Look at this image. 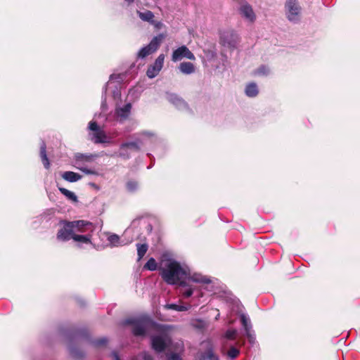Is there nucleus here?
Wrapping results in <instances>:
<instances>
[{
	"mask_svg": "<svg viewBox=\"0 0 360 360\" xmlns=\"http://www.w3.org/2000/svg\"><path fill=\"white\" fill-rule=\"evenodd\" d=\"M159 270L162 279L167 284L179 283L180 285V292L186 298L190 297L193 292L194 288L191 282L202 284L211 283L210 278L200 274L195 273L188 276L187 268L183 267L179 262L173 259L162 260Z\"/></svg>",
	"mask_w": 360,
	"mask_h": 360,
	"instance_id": "obj_1",
	"label": "nucleus"
},
{
	"mask_svg": "<svg viewBox=\"0 0 360 360\" xmlns=\"http://www.w3.org/2000/svg\"><path fill=\"white\" fill-rule=\"evenodd\" d=\"M158 140L153 131H143L136 135L134 141L122 143L115 155L123 160H129L133 153H139L143 146L150 145Z\"/></svg>",
	"mask_w": 360,
	"mask_h": 360,
	"instance_id": "obj_2",
	"label": "nucleus"
},
{
	"mask_svg": "<svg viewBox=\"0 0 360 360\" xmlns=\"http://www.w3.org/2000/svg\"><path fill=\"white\" fill-rule=\"evenodd\" d=\"M56 238L60 241H68L72 239L75 233L94 232L95 226L85 220L72 221H62Z\"/></svg>",
	"mask_w": 360,
	"mask_h": 360,
	"instance_id": "obj_3",
	"label": "nucleus"
},
{
	"mask_svg": "<svg viewBox=\"0 0 360 360\" xmlns=\"http://www.w3.org/2000/svg\"><path fill=\"white\" fill-rule=\"evenodd\" d=\"M99 157L98 154L77 153L73 158V166L88 175L98 176V171L91 165Z\"/></svg>",
	"mask_w": 360,
	"mask_h": 360,
	"instance_id": "obj_4",
	"label": "nucleus"
},
{
	"mask_svg": "<svg viewBox=\"0 0 360 360\" xmlns=\"http://www.w3.org/2000/svg\"><path fill=\"white\" fill-rule=\"evenodd\" d=\"M124 323L132 326L131 332L135 336L144 335L148 330L155 326V323L147 316L128 319Z\"/></svg>",
	"mask_w": 360,
	"mask_h": 360,
	"instance_id": "obj_5",
	"label": "nucleus"
},
{
	"mask_svg": "<svg viewBox=\"0 0 360 360\" xmlns=\"http://www.w3.org/2000/svg\"><path fill=\"white\" fill-rule=\"evenodd\" d=\"M120 79V75H110V80L103 89L101 102V109L103 111L107 110L106 95L108 91H110L114 100H119L121 97L120 84H119V81L116 82H113L114 79Z\"/></svg>",
	"mask_w": 360,
	"mask_h": 360,
	"instance_id": "obj_6",
	"label": "nucleus"
},
{
	"mask_svg": "<svg viewBox=\"0 0 360 360\" xmlns=\"http://www.w3.org/2000/svg\"><path fill=\"white\" fill-rule=\"evenodd\" d=\"M89 139L96 144L110 143V138L96 121H91L88 125Z\"/></svg>",
	"mask_w": 360,
	"mask_h": 360,
	"instance_id": "obj_7",
	"label": "nucleus"
},
{
	"mask_svg": "<svg viewBox=\"0 0 360 360\" xmlns=\"http://www.w3.org/2000/svg\"><path fill=\"white\" fill-rule=\"evenodd\" d=\"M284 11L290 22L297 23L300 20L302 8L297 0H286Z\"/></svg>",
	"mask_w": 360,
	"mask_h": 360,
	"instance_id": "obj_8",
	"label": "nucleus"
},
{
	"mask_svg": "<svg viewBox=\"0 0 360 360\" xmlns=\"http://www.w3.org/2000/svg\"><path fill=\"white\" fill-rule=\"evenodd\" d=\"M164 39L165 35L163 34H159L154 37L147 46L140 49L138 53V57L140 58H144L155 53L158 49Z\"/></svg>",
	"mask_w": 360,
	"mask_h": 360,
	"instance_id": "obj_9",
	"label": "nucleus"
},
{
	"mask_svg": "<svg viewBox=\"0 0 360 360\" xmlns=\"http://www.w3.org/2000/svg\"><path fill=\"white\" fill-rule=\"evenodd\" d=\"M220 42L224 46L233 49L238 44V35L231 29L223 30L220 34Z\"/></svg>",
	"mask_w": 360,
	"mask_h": 360,
	"instance_id": "obj_10",
	"label": "nucleus"
},
{
	"mask_svg": "<svg viewBox=\"0 0 360 360\" xmlns=\"http://www.w3.org/2000/svg\"><path fill=\"white\" fill-rule=\"evenodd\" d=\"M170 342L169 336L165 332L151 338L152 347L158 352L164 351Z\"/></svg>",
	"mask_w": 360,
	"mask_h": 360,
	"instance_id": "obj_11",
	"label": "nucleus"
},
{
	"mask_svg": "<svg viewBox=\"0 0 360 360\" xmlns=\"http://www.w3.org/2000/svg\"><path fill=\"white\" fill-rule=\"evenodd\" d=\"M184 58L189 59L191 60H194L195 59L194 54L185 45H183L174 50L172 55V60L173 62L180 61Z\"/></svg>",
	"mask_w": 360,
	"mask_h": 360,
	"instance_id": "obj_12",
	"label": "nucleus"
},
{
	"mask_svg": "<svg viewBox=\"0 0 360 360\" xmlns=\"http://www.w3.org/2000/svg\"><path fill=\"white\" fill-rule=\"evenodd\" d=\"M165 60V55L160 54L156 58L154 63L150 65L147 70L146 75L149 78L155 77L162 70Z\"/></svg>",
	"mask_w": 360,
	"mask_h": 360,
	"instance_id": "obj_13",
	"label": "nucleus"
},
{
	"mask_svg": "<svg viewBox=\"0 0 360 360\" xmlns=\"http://www.w3.org/2000/svg\"><path fill=\"white\" fill-rule=\"evenodd\" d=\"M167 99L179 110H185L188 109V105L185 101L175 94H167Z\"/></svg>",
	"mask_w": 360,
	"mask_h": 360,
	"instance_id": "obj_14",
	"label": "nucleus"
},
{
	"mask_svg": "<svg viewBox=\"0 0 360 360\" xmlns=\"http://www.w3.org/2000/svg\"><path fill=\"white\" fill-rule=\"evenodd\" d=\"M131 108V104L128 103L122 107H117L116 108V115L120 122H124L129 117Z\"/></svg>",
	"mask_w": 360,
	"mask_h": 360,
	"instance_id": "obj_15",
	"label": "nucleus"
},
{
	"mask_svg": "<svg viewBox=\"0 0 360 360\" xmlns=\"http://www.w3.org/2000/svg\"><path fill=\"white\" fill-rule=\"evenodd\" d=\"M240 15L249 22H254L256 19L255 13L252 6L248 4H242L240 7Z\"/></svg>",
	"mask_w": 360,
	"mask_h": 360,
	"instance_id": "obj_16",
	"label": "nucleus"
},
{
	"mask_svg": "<svg viewBox=\"0 0 360 360\" xmlns=\"http://www.w3.org/2000/svg\"><path fill=\"white\" fill-rule=\"evenodd\" d=\"M93 232L75 233L72 240L84 244H92L91 238Z\"/></svg>",
	"mask_w": 360,
	"mask_h": 360,
	"instance_id": "obj_17",
	"label": "nucleus"
},
{
	"mask_svg": "<svg viewBox=\"0 0 360 360\" xmlns=\"http://www.w3.org/2000/svg\"><path fill=\"white\" fill-rule=\"evenodd\" d=\"M110 247L124 246L129 243L128 241L122 240L120 236L115 233H110L107 238ZM131 243V241H129Z\"/></svg>",
	"mask_w": 360,
	"mask_h": 360,
	"instance_id": "obj_18",
	"label": "nucleus"
},
{
	"mask_svg": "<svg viewBox=\"0 0 360 360\" xmlns=\"http://www.w3.org/2000/svg\"><path fill=\"white\" fill-rule=\"evenodd\" d=\"M178 68L184 75H191L195 72V67L191 62H182L179 64Z\"/></svg>",
	"mask_w": 360,
	"mask_h": 360,
	"instance_id": "obj_19",
	"label": "nucleus"
},
{
	"mask_svg": "<svg viewBox=\"0 0 360 360\" xmlns=\"http://www.w3.org/2000/svg\"><path fill=\"white\" fill-rule=\"evenodd\" d=\"M245 94L248 97L255 98L259 94L258 86L255 82L248 83L245 88Z\"/></svg>",
	"mask_w": 360,
	"mask_h": 360,
	"instance_id": "obj_20",
	"label": "nucleus"
},
{
	"mask_svg": "<svg viewBox=\"0 0 360 360\" xmlns=\"http://www.w3.org/2000/svg\"><path fill=\"white\" fill-rule=\"evenodd\" d=\"M62 178L68 182L73 183V182H77V181H79L80 179H82V176L78 173L71 172V171H68V172H65L62 174Z\"/></svg>",
	"mask_w": 360,
	"mask_h": 360,
	"instance_id": "obj_21",
	"label": "nucleus"
},
{
	"mask_svg": "<svg viewBox=\"0 0 360 360\" xmlns=\"http://www.w3.org/2000/svg\"><path fill=\"white\" fill-rule=\"evenodd\" d=\"M137 14L139 17L145 22H148L151 25L155 24L154 20V14L150 11H137Z\"/></svg>",
	"mask_w": 360,
	"mask_h": 360,
	"instance_id": "obj_22",
	"label": "nucleus"
},
{
	"mask_svg": "<svg viewBox=\"0 0 360 360\" xmlns=\"http://www.w3.org/2000/svg\"><path fill=\"white\" fill-rule=\"evenodd\" d=\"M240 321L245 333L252 330V326L250 319L247 314H241Z\"/></svg>",
	"mask_w": 360,
	"mask_h": 360,
	"instance_id": "obj_23",
	"label": "nucleus"
},
{
	"mask_svg": "<svg viewBox=\"0 0 360 360\" xmlns=\"http://www.w3.org/2000/svg\"><path fill=\"white\" fill-rule=\"evenodd\" d=\"M40 156L44 167L46 169H49L50 162L46 155V144L44 142L41 143L40 147Z\"/></svg>",
	"mask_w": 360,
	"mask_h": 360,
	"instance_id": "obj_24",
	"label": "nucleus"
},
{
	"mask_svg": "<svg viewBox=\"0 0 360 360\" xmlns=\"http://www.w3.org/2000/svg\"><path fill=\"white\" fill-rule=\"evenodd\" d=\"M58 189L60 191V193L63 194L68 200L72 202L77 201V197L73 192L63 187H58Z\"/></svg>",
	"mask_w": 360,
	"mask_h": 360,
	"instance_id": "obj_25",
	"label": "nucleus"
},
{
	"mask_svg": "<svg viewBox=\"0 0 360 360\" xmlns=\"http://www.w3.org/2000/svg\"><path fill=\"white\" fill-rule=\"evenodd\" d=\"M167 309L174 310L177 311H185L189 309V307L179 305L176 304H167L165 306Z\"/></svg>",
	"mask_w": 360,
	"mask_h": 360,
	"instance_id": "obj_26",
	"label": "nucleus"
},
{
	"mask_svg": "<svg viewBox=\"0 0 360 360\" xmlns=\"http://www.w3.org/2000/svg\"><path fill=\"white\" fill-rule=\"evenodd\" d=\"M131 360H154V359L148 352H143L131 357Z\"/></svg>",
	"mask_w": 360,
	"mask_h": 360,
	"instance_id": "obj_27",
	"label": "nucleus"
},
{
	"mask_svg": "<svg viewBox=\"0 0 360 360\" xmlns=\"http://www.w3.org/2000/svg\"><path fill=\"white\" fill-rule=\"evenodd\" d=\"M137 247V254L139 257V260L141 259L142 257L145 255L148 250V245L146 244H139L136 245Z\"/></svg>",
	"mask_w": 360,
	"mask_h": 360,
	"instance_id": "obj_28",
	"label": "nucleus"
},
{
	"mask_svg": "<svg viewBox=\"0 0 360 360\" xmlns=\"http://www.w3.org/2000/svg\"><path fill=\"white\" fill-rule=\"evenodd\" d=\"M269 73L270 68L266 65L260 66L255 72V74L259 76H267L269 75Z\"/></svg>",
	"mask_w": 360,
	"mask_h": 360,
	"instance_id": "obj_29",
	"label": "nucleus"
},
{
	"mask_svg": "<svg viewBox=\"0 0 360 360\" xmlns=\"http://www.w3.org/2000/svg\"><path fill=\"white\" fill-rule=\"evenodd\" d=\"M143 269L155 271L157 269V263L154 258H150L143 266Z\"/></svg>",
	"mask_w": 360,
	"mask_h": 360,
	"instance_id": "obj_30",
	"label": "nucleus"
},
{
	"mask_svg": "<svg viewBox=\"0 0 360 360\" xmlns=\"http://www.w3.org/2000/svg\"><path fill=\"white\" fill-rule=\"evenodd\" d=\"M126 186L129 192H134L139 188V184L134 180H129L127 181Z\"/></svg>",
	"mask_w": 360,
	"mask_h": 360,
	"instance_id": "obj_31",
	"label": "nucleus"
},
{
	"mask_svg": "<svg viewBox=\"0 0 360 360\" xmlns=\"http://www.w3.org/2000/svg\"><path fill=\"white\" fill-rule=\"evenodd\" d=\"M239 353L240 352L238 349L234 347H231L228 352V356L230 359H234L238 356Z\"/></svg>",
	"mask_w": 360,
	"mask_h": 360,
	"instance_id": "obj_32",
	"label": "nucleus"
},
{
	"mask_svg": "<svg viewBox=\"0 0 360 360\" xmlns=\"http://www.w3.org/2000/svg\"><path fill=\"white\" fill-rule=\"evenodd\" d=\"M237 335V330L229 329L225 333V337L229 340H235Z\"/></svg>",
	"mask_w": 360,
	"mask_h": 360,
	"instance_id": "obj_33",
	"label": "nucleus"
},
{
	"mask_svg": "<svg viewBox=\"0 0 360 360\" xmlns=\"http://www.w3.org/2000/svg\"><path fill=\"white\" fill-rule=\"evenodd\" d=\"M205 358L208 360H219L218 356L213 352L212 349H209L206 352Z\"/></svg>",
	"mask_w": 360,
	"mask_h": 360,
	"instance_id": "obj_34",
	"label": "nucleus"
},
{
	"mask_svg": "<svg viewBox=\"0 0 360 360\" xmlns=\"http://www.w3.org/2000/svg\"><path fill=\"white\" fill-rule=\"evenodd\" d=\"M245 335L247 336L249 342L253 345L255 343L256 340L255 332L253 330L247 332L245 333Z\"/></svg>",
	"mask_w": 360,
	"mask_h": 360,
	"instance_id": "obj_35",
	"label": "nucleus"
},
{
	"mask_svg": "<svg viewBox=\"0 0 360 360\" xmlns=\"http://www.w3.org/2000/svg\"><path fill=\"white\" fill-rule=\"evenodd\" d=\"M107 342H108V339L106 338L103 337V338H101L94 340L93 344L96 347H99V346L106 345Z\"/></svg>",
	"mask_w": 360,
	"mask_h": 360,
	"instance_id": "obj_36",
	"label": "nucleus"
},
{
	"mask_svg": "<svg viewBox=\"0 0 360 360\" xmlns=\"http://www.w3.org/2000/svg\"><path fill=\"white\" fill-rule=\"evenodd\" d=\"M167 360H182L179 354L176 353H170L167 355Z\"/></svg>",
	"mask_w": 360,
	"mask_h": 360,
	"instance_id": "obj_37",
	"label": "nucleus"
},
{
	"mask_svg": "<svg viewBox=\"0 0 360 360\" xmlns=\"http://www.w3.org/2000/svg\"><path fill=\"white\" fill-rule=\"evenodd\" d=\"M111 356L113 360H121L118 354L116 352H112L111 353Z\"/></svg>",
	"mask_w": 360,
	"mask_h": 360,
	"instance_id": "obj_38",
	"label": "nucleus"
},
{
	"mask_svg": "<svg viewBox=\"0 0 360 360\" xmlns=\"http://www.w3.org/2000/svg\"><path fill=\"white\" fill-rule=\"evenodd\" d=\"M124 1L126 3H127V4H129H129H132V3L134 1V0H124Z\"/></svg>",
	"mask_w": 360,
	"mask_h": 360,
	"instance_id": "obj_39",
	"label": "nucleus"
},
{
	"mask_svg": "<svg viewBox=\"0 0 360 360\" xmlns=\"http://www.w3.org/2000/svg\"><path fill=\"white\" fill-rule=\"evenodd\" d=\"M216 311H217V314L215 316V319L217 320L219 318L220 314L217 309H216Z\"/></svg>",
	"mask_w": 360,
	"mask_h": 360,
	"instance_id": "obj_40",
	"label": "nucleus"
},
{
	"mask_svg": "<svg viewBox=\"0 0 360 360\" xmlns=\"http://www.w3.org/2000/svg\"><path fill=\"white\" fill-rule=\"evenodd\" d=\"M44 216H45V213H44L43 214H41L39 217H40V219H42Z\"/></svg>",
	"mask_w": 360,
	"mask_h": 360,
	"instance_id": "obj_41",
	"label": "nucleus"
},
{
	"mask_svg": "<svg viewBox=\"0 0 360 360\" xmlns=\"http://www.w3.org/2000/svg\"><path fill=\"white\" fill-rule=\"evenodd\" d=\"M136 223V221H133V224H135Z\"/></svg>",
	"mask_w": 360,
	"mask_h": 360,
	"instance_id": "obj_42",
	"label": "nucleus"
}]
</instances>
